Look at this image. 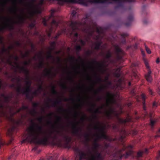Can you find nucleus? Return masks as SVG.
<instances>
[{"label": "nucleus", "instance_id": "aec40b11", "mask_svg": "<svg viewBox=\"0 0 160 160\" xmlns=\"http://www.w3.org/2000/svg\"><path fill=\"white\" fill-rule=\"evenodd\" d=\"M106 88V86H102L98 90V91L94 90V86L93 85H92L91 88V90H94L95 94H97L98 92H103L105 89Z\"/></svg>", "mask_w": 160, "mask_h": 160}, {"label": "nucleus", "instance_id": "bf43d9fd", "mask_svg": "<svg viewBox=\"0 0 160 160\" xmlns=\"http://www.w3.org/2000/svg\"><path fill=\"white\" fill-rule=\"evenodd\" d=\"M37 113V112L35 109H33L30 112V114L32 115H34Z\"/></svg>", "mask_w": 160, "mask_h": 160}, {"label": "nucleus", "instance_id": "2eb2a0df", "mask_svg": "<svg viewBox=\"0 0 160 160\" xmlns=\"http://www.w3.org/2000/svg\"><path fill=\"white\" fill-rule=\"evenodd\" d=\"M113 47L115 48L117 59L118 60L121 59L125 55L124 51L118 45H114Z\"/></svg>", "mask_w": 160, "mask_h": 160}, {"label": "nucleus", "instance_id": "1a4fd4ad", "mask_svg": "<svg viewBox=\"0 0 160 160\" xmlns=\"http://www.w3.org/2000/svg\"><path fill=\"white\" fill-rule=\"evenodd\" d=\"M36 0H30L28 3L27 6L28 9L34 14H41L42 12L41 8L38 5H35L34 2Z\"/></svg>", "mask_w": 160, "mask_h": 160}, {"label": "nucleus", "instance_id": "39448f33", "mask_svg": "<svg viewBox=\"0 0 160 160\" xmlns=\"http://www.w3.org/2000/svg\"><path fill=\"white\" fill-rule=\"evenodd\" d=\"M112 114H114L116 117L118 122L120 124L125 123L126 122L132 121V118L129 115H128L126 118L123 119L120 118L118 115V114L112 108H111L109 111H106L105 112V115L107 118L109 120L112 118Z\"/></svg>", "mask_w": 160, "mask_h": 160}, {"label": "nucleus", "instance_id": "412c9836", "mask_svg": "<svg viewBox=\"0 0 160 160\" xmlns=\"http://www.w3.org/2000/svg\"><path fill=\"white\" fill-rule=\"evenodd\" d=\"M133 19V17L132 15H130L128 16V22L125 23V25L128 27L130 26L131 23V22L132 21Z\"/></svg>", "mask_w": 160, "mask_h": 160}, {"label": "nucleus", "instance_id": "4d7b16f0", "mask_svg": "<svg viewBox=\"0 0 160 160\" xmlns=\"http://www.w3.org/2000/svg\"><path fill=\"white\" fill-rule=\"evenodd\" d=\"M70 59L72 61V62H74V61L78 62V60L77 59H75V57H71L70 58Z\"/></svg>", "mask_w": 160, "mask_h": 160}, {"label": "nucleus", "instance_id": "49530a36", "mask_svg": "<svg viewBox=\"0 0 160 160\" xmlns=\"http://www.w3.org/2000/svg\"><path fill=\"white\" fill-rule=\"evenodd\" d=\"M35 26L34 22H32L29 25V28L31 29H32Z\"/></svg>", "mask_w": 160, "mask_h": 160}, {"label": "nucleus", "instance_id": "473e14b6", "mask_svg": "<svg viewBox=\"0 0 160 160\" xmlns=\"http://www.w3.org/2000/svg\"><path fill=\"white\" fill-rule=\"evenodd\" d=\"M139 43L138 42H135V43L132 46V50H135L138 49Z\"/></svg>", "mask_w": 160, "mask_h": 160}, {"label": "nucleus", "instance_id": "cd10ccee", "mask_svg": "<svg viewBox=\"0 0 160 160\" xmlns=\"http://www.w3.org/2000/svg\"><path fill=\"white\" fill-rule=\"evenodd\" d=\"M102 43V42L101 41H99L96 42L95 43V46L94 47V49L96 50H99Z\"/></svg>", "mask_w": 160, "mask_h": 160}, {"label": "nucleus", "instance_id": "603ef678", "mask_svg": "<svg viewBox=\"0 0 160 160\" xmlns=\"http://www.w3.org/2000/svg\"><path fill=\"white\" fill-rule=\"evenodd\" d=\"M30 52L29 51L26 52L25 54L22 55V57L23 58L28 57L29 55Z\"/></svg>", "mask_w": 160, "mask_h": 160}, {"label": "nucleus", "instance_id": "a878e982", "mask_svg": "<svg viewBox=\"0 0 160 160\" xmlns=\"http://www.w3.org/2000/svg\"><path fill=\"white\" fill-rule=\"evenodd\" d=\"M141 97L142 99V103L143 104V110L145 111L146 110V107L145 106V100L146 99V96L144 94L142 93L141 95Z\"/></svg>", "mask_w": 160, "mask_h": 160}, {"label": "nucleus", "instance_id": "79ce46f5", "mask_svg": "<svg viewBox=\"0 0 160 160\" xmlns=\"http://www.w3.org/2000/svg\"><path fill=\"white\" fill-rule=\"evenodd\" d=\"M62 121V118L59 116H57V123L60 124Z\"/></svg>", "mask_w": 160, "mask_h": 160}, {"label": "nucleus", "instance_id": "423d86ee", "mask_svg": "<svg viewBox=\"0 0 160 160\" xmlns=\"http://www.w3.org/2000/svg\"><path fill=\"white\" fill-rule=\"evenodd\" d=\"M132 148L133 146L131 145H129L127 147L124 145L123 148L118 151L119 159H121L123 157L127 158L132 154L133 152L132 149Z\"/></svg>", "mask_w": 160, "mask_h": 160}, {"label": "nucleus", "instance_id": "7ed1b4c3", "mask_svg": "<svg viewBox=\"0 0 160 160\" xmlns=\"http://www.w3.org/2000/svg\"><path fill=\"white\" fill-rule=\"evenodd\" d=\"M113 1L118 3V4L115 6V9H118L120 8H123L124 5L122 0H112ZM78 3L83 6H88V2L93 3H108L111 4L112 2H109L108 0H89L88 1L86 0H79Z\"/></svg>", "mask_w": 160, "mask_h": 160}, {"label": "nucleus", "instance_id": "6ab92c4d", "mask_svg": "<svg viewBox=\"0 0 160 160\" xmlns=\"http://www.w3.org/2000/svg\"><path fill=\"white\" fill-rule=\"evenodd\" d=\"M128 35V34L127 33H123L121 34V36L122 37V39L120 41L121 44L125 45L126 44V40L125 38Z\"/></svg>", "mask_w": 160, "mask_h": 160}, {"label": "nucleus", "instance_id": "c03bdc74", "mask_svg": "<svg viewBox=\"0 0 160 160\" xmlns=\"http://www.w3.org/2000/svg\"><path fill=\"white\" fill-rule=\"evenodd\" d=\"M18 8L16 5H15L13 8H11L10 10L11 11L15 13H16Z\"/></svg>", "mask_w": 160, "mask_h": 160}, {"label": "nucleus", "instance_id": "4c0bfd02", "mask_svg": "<svg viewBox=\"0 0 160 160\" xmlns=\"http://www.w3.org/2000/svg\"><path fill=\"white\" fill-rule=\"evenodd\" d=\"M61 102V101L60 100H57V101H54L52 103V107H56L57 105L60 104V103Z\"/></svg>", "mask_w": 160, "mask_h": 160}, {"label": "nucleus", "instance_id": "774afa93", "mask_svg": "<svg viewBox=\"0 0 160 160\" xmlns=\"http://www.w3.org/2000/svg\"><path fill=\"white\" fill-rule=\"evenodd\" d=\"M158 137H160V128L158 130V131L156 135V138Z\"/></svg>", "mask_w": 160, "mask_h": 160}, {"label": "nucleus", "instance_id": "20e7f679", "mask_svg": "<svg viewBox=\"0 0 160 160\" xmlns=\"http://www.w3.org/2000/svg\"><path fill=\"white\" fill-rule=\"evenodd\" d=\"M7 23L2 26H0V32H3L5 30L8 29L9 30H13L14 28V24L16 23H23L25 20V18L23 15L19 17V20L17 22H14L12 19L8 18H5Z\"/></svg>", "mask_w": 160, "mask_h": 160}, {"label": "nucleus", "instance_id": "5fc2aeb1", "mask_svg": "<svg viewBox=\"0 0 160 160\" xmlns=\"http://www.w3.org/2000/svg\"><path fill=\"white\" fill-rule=\"evenodd\" d=\"M7 62L10 65L14 67V66L12 65V62L11 61L10 58L8 59L7 60Z\"/></svg>", "mask_w": 160, "mask_h": 160}, {"label": "nucleus", "instance_id": "bb28decb", "mask_svg": "<svg viewBox=\"0 0 160 160\" xmlns=\"http://www.w3.org/2000/svg\"><path fill=\"white\" fill-rule=\"evenodd\" d=\"M114 75L115 77L117 78H119L121 76L120 69H117L116 71L114 73Z\"/></svg>", "mask_w": 160, "mask_h": 160}, {"label": "nucleus", "instance_id": "f257e3e1", "mask_svg": "<svg viewBox=\"0 0 160 160\" xmlns=\"http://www.w3.org/2000/svg\"><path fill=\"white\" fill-rule=\"evenodd\" d=\"M31 122L32 125L28 128V134L25 136V138L22 141V143L27 142L31 143L46 145L50 138L57 140L60 143L63 140L68 144L71 141V137L64 133L62 131L55 130V131L57 134L53 136L52 135V132L46 135L42 131L41 126L36 124L32 120Z\"/></svg>", "mask_w": 160, "mask_h": 160}, {"label": "nucleus", "instance_id": "f03ea898", "mask_svg": "<svg viewBox=\"0 0 160 160\" xmlns=\"http://www.w3.org/2000/svg\"><path fill=\"white\" fill-rule=\"evenodd\" d=\"M78 17L76 10H73L71 15V21L70 24V27L72 30L75 31L76 30L78 29L79 27L80 26H83L85 27L84 31L86 33L88 34L89 36H92L94 31L91 25L92 20L90 17V15L89 14H86L81 21H73L76 17L78 18Z\"/></svg>", "mask_w": 160, "mask_h": 160}, {"label": "nucleus", "instance_id": "4be33fe9", "mask_svg": "<svg viewBox=\"0 0 160 160\" xmlns=\"http://www.w3.org/2000/svg\"><path fill=\"white\" fill-rule=\"evenodd\" d=\"M97 141V139L95 140L93 144V150L95 152L98 151V148L100 146V145L98 143Z\"/></svg>", "mask_w": 160, "mask_h": 160}, {"label": "nucleus", "instance_id": "2f4dec72", "mask_svg": "<svg viewBox=\"0 0 160 160\" xmlns=\"http://www.w3.org/2000/svg\"><path fill=\"white\" fill-rule=\"evenodd\" d=\"M47 58L48 59H51L55 61V58L52 54V51H50L48 52V55Z\"/></svg>", "mask_w": 160, "mask_h": 160}, {"label": "nucleus", "instance_id": "58836bf2", "mask_svg": "<svg viewBox=\"0 0 160 160\" xmlns=\"http://www.w3.org/2000/svg\"><path fill=\"white\" fill-rule=\"evenodd\" d=\"M10 101V100L9 98V97L6 96L4 98V102L7 104Z\"/></svg>", "mask_w": 160, "mask_h": 160}, {"label": "nucleus", "instance_id": "a18cd8bd", "mask_svg": "<svg viewBox=\"0 0 160 160\" xmlns=\"http://www.w3.org/2000/svg\"><path fill=\"white\" fill-rule=\"evenodd\" d=\"M61 86L63 89L66 90L68 89V87L65 84L61 83Z\"/></svg>", "mask_w": 160, "mask_h": 160}, {"label": "nucleus", "instance_id": "72a5a7b5", "mask_svg": "<svg viewBox=\"0 0 160 160\" xmlns=\"http://www.w3.org/2000/svg\"><path fill=\"white\" fill-rule=\"evenodd\" d=\"M52 93L55 95H57L58 94V92L55 90V87L53 85L52 86Z\"/></svg>", "mask_w": 160, "mask_h": 160}, {"label": "nucleus", "instance_id": "393cba45", "mask_svg": "<svg viewBox=\"0 0 160 160\" xmlns=\"http://www.w3.org/2000/svg\"><path fill=\"white\" fill-rule=\"evenodd\" d=\"M158 119L154 118L151 119L150 121V125L152 129H153L155 123L158 122Z\"/></svg>", "mask_w": 160, "mask_h": 160}, {"label": "nucleus", "instance_id": "8fccbe9b", "mask_svg": "<svg viewBox=\"0 0 160 160\" xmlns=\"http://www.w3.org/2000/svg\"><path fill=\"white\" fill-rule=\"evenodd\" d=\"M47 20L45 19L44 18L42 21V23L44 26H48V24H47Z\"/></svg>", "mask_w": 160, "mask_h": 160}, {"label": "nucleus", "instance_id": "69168bd1", "mask_svg": "<svg viewBox=\"0 0 160 160\" xmlns=\"http://www.w3.org/2000/svg\"><path fill=\"white\" fill-rule=\"evenodd\" d=\"M148 92H149V94L153 96L154 95L153 92H152V90L150 88H148Z\"/></svg>", "mask_w": 160, "mask_h": 160}, {"label": "nucleus", "instance_id": "de8ad7c7", "mask_svg": "<svg viewBox=\"0 0 160 160\" xmlns=\"http://www.w3.org/2000/svg\"><path fill=\"white\" fill-rule=\"evenodd\" d=\"M2 54H3L5 52H8L9 53V51L7 49L5 48L4 47V45L3 46V47L2 49Z\"/></svg>", "mask_w": 160, "mask_h": 160}, {"label": "nucleus", "instance_id": "e2e57ef3", "mask_svg": "<svg viewBox=\"0 0 160 160\" xmlns=\"http://www.w3.org/2000/svg\"><path fill=\"white\" fill-rule=\"evenodd\" d=\"M21 108L22 110H27L28 109V107L27 106L23 105Z\"/></svg>", "mask_w": 160, "mask_h": 160}, {"label": "nucleus", "instance_id": "c756f323", "mask_svg": "<svg viewBox=\"0 0 160 160\" xmlns=\"http://www.w3.org/2000/svg\"><path fill=\"white\" fill-rule=\"evenodd\" d=\"M52 75V70L51 69H46V73L45 74V76L48 77H50Z\"/></svg>", "mask_w": 160, "mask_h": 160}, {"label": "nucleus", "instance_id": "9d476101", "mask_svg": "<svg viewBox=\"0 0 160 160\" xmlns=\"http://www.w3.org/2000/svg\"><path fill=\"white\" fill-rule=\"evenodd\" d=\"M17 91L19 93L25 94L27 98L32 100L33 98V96H31L29 93L31 92V89L30 86H27L25 88H21V84H19L16 88Z\"/></svg>", "mask_w": 160, "mask_h": 160}, {"label": "nucleus", "instance_id": "5701e85b", "mask_svg": "<svg viewBox=\"0 0 160 160\" xmlns=\"http://www.w3.org/2000/svg\"><path fill=\"white\" fill-rule=\"evenodd\" d=\"M92 63L93 64H95L97 65L101 70H102L103 69V68L104 65V63H100L96 61L95 60H93Z\"/></svg>", "mask_w": 160, "mask_h": 160}, {"label": "nucleus", "instance_id": "7c9ffc66", "mask_svg": "<svg viewBox=\"0 0 160 160\" xmlns=\"http://www.w3.org/2000/svg\"><path fill=\"white\" fill-rule=\"evenodd\" d=\"M50 45L52 47V48H51L50 51H52V50L55 49L56 45V41H53L50 42Z\"/></svg>", "mask_w": 160, "mask_h": 160}, {"label": "nucleus", "instance_id": "c9c22d12", "mask_svg": "<svg viewBox=\"0 0 160 160\" xmlns=\"http://www.w3.org/2000/svg\"><path fill=\"white\" fill-rule=\"evenodd\" d=\"M84 138L87 142H88L90 140V135L87 133H86L84 135Z\"/></svg>", "mask_w": 160, "mask_h": 160}, {"label": "nucleus", "instance_id": "e433bc0d", "mask_svg": "<svg viewBox=\"0 0 160 160\" xmlns=\"http://www.w3.org/2000/svg\"><path fill=\"white\" fill-rule=\"evenodd\" d=\"M112 57V54L110 51L109 50L107 53L105 55V58H106L109 59Z\"/></svg>", "mask_w": 160, "mask_h": 160}, {"label": "nucleus", "instance_id": "09e8293b", "mask_svg": "<svg viewBox=\"0 0 160 160\" xmlns=\"http://www.w3.org/2000/svg\"><path fill=\"white\" fill-rule=\"evenodd\" d=\"M79 41L81 43V44L83 46H84L86 44V42L83 40L81 39H80L79 40Z\"/></svg>", "mask_w": 160, "mask_h": 160}, {"label": "nucleus", "instance_id": "ea45409f", "mask_svg": "<svg viewBox=\"0 0 160 160\" xmlns=\"http://www.w3.org/2000/svg\"><path fill=\"white\" fill-rule=\"evenodd\" d=\"M75 49L77 53H78L82 50V48L80 45H78L76 47Z\"/></svg>", "mask_w": 160, "mask_h": 160}, {"label": "nucleus", "instance_id": "ddd939ff", "mask_svg": "<svg viewBox=\"0 0 160 160\" xmlns=\"http://www.w3.org/2000/svg\"><path fill=\"white\" fill-rule=\"evenodd\" d=\"M143 60L147 68L148 69V72L145 75V78L148 82H151L152 81V78L151 76L152 72L150 69V66L146 58H143Z\"/></svg>", "mask_w": 160, "mask_h": 160}, {"label": "nucleus", "instance_id": "37998d69", "mask_svg": "<svg viewBox=\"0 0 160 160\" xmlns=\"http://www.w3.org/2000/svg\"><path fill=\"white\" fill-rule=\"evenodd\" d=\"M112 94L109 92H107V96L108 97V99H107V102H108L109 100L110 99L109 98L112 96Z\"/></svg>", "mask_w": 160, "mask_h": 160}, {"label": "nucleus", "instance_id": "338daca9", "mask_svg": "<svg viewBox=\"0 0 160 160\" xmlns=\"http://www.w3.org/2000/svg\"><path fill=\"white\" fill-rule=\"evenodd\" d=\"M38 103L37 102L33 103L32 104V105L33 107L36 108L38 107Z\"/></svg>", "mask_w": 160, "mask_h": 160}, {"label": "nucleus", "instance_id": "0eeeda50", "mask_svg": "<svg viewBox=\"0 0 160 160\" xmlns=\"http://www.w3.org/2000/svg\"><path fill=\"white\" fill-rule=\"evenodd\" d=\"M98 125H95L94 129L98 131L100 133L96 135V136L98 139H104L107 140L111 141V139L105 133V128L103 127H100V123L98 122Z\"/></svg>", "mask_w": 160, "mask_h": 160}, {"label": "nucleus", "instance_id": "4468645a", "mask_svg": "<svg viewBox=\"0 0 160 160\" xmlns=\"http://www.w3.org/2000/svg\"><path fill=\"white\" fill-rule=\"evenodd\" d=\"M70 123L72 125V133L75 135H80L79 132H82V129L78 127V123L77 122H70Z\"/></svg>", "mask_w": 160, "mask_h": 160}, {"label": "nucleus", "instance_id": "6e6d98bb", "mask_svg": "<svg viewBox=\"0 0 160 160\" xmlns=\"http://www.w3.org/2000/svg\"><path fill=\"white\" fill-rule=\"evenodd\" d=\"M143 152H139L137 153V156L138 158H139L141 157L142 156Z\"/></svg>", "mask_w": 160, "mask_h": 160}, {"label": "nucleus", "instance_id": "f8f14e48", "mask_svg": "<svg viewBox=\"0 0 160 160\" xmlns=\"http://www.w3.org/2000/svg\"><path fill=\"white\" fill-rule=\"evenodd\" d=\"M55 11L53 10H52L51 11V15L49 17V18H52L53 19L51 22L49 26V30L48 32V36L50 37L51 35V34L53 30V26H54L56 28L57 27L59 23L58 22L56 21L54 19V13Z\"/></svg>", "mask_w": 160, "mask_h": 160}, {"label": "nucleus", "instance_id": "b1692460", "mask_svg": "<svg viewBox=\"0 0 160 160\" xmlns=\"http://www.w3.org/2000/svg\"><path fill=\"white\" fill-rule=\"evenodd\" d=\"M96 156L94 155L95 157V160H102L103 159V158L102 157V154L101 153L98 152V151H97L95 152Z\"/></svg>", "mask_w": 160, "mask_h": 160}, {"label": "nucleus", "instance_id": "a19ab883", "mask_svg": "<svg viewBox=\"0 0 160 160\" xmlns=\"http://www.w3.org/2000/svg\"><path fill=\"white\" fill-rule=\"evenodd\" d=\"M95 76L96 77L97 81L98 82H101L103 81V80L101 78L100 76H97L96 73H95Z\"/></svg>", "mask_w": 160, "mask_h": 160}, {"label": "nucleus", "instance_id": "0e129e2a", "mask_svg": "<svg viewBox=\"0 0 160 160\" xmlns=\"http://www.w3.org/2000/svg\"><path fill=\"white\" fill-rule=\"evenodd\" d=\"M86 118V115L85 114H83V116L80 119L83 122L85 121Z\"/></svg>", "mask_w": 160, "mask_h": 160}, {"label": "nucleus", "instance_id": "dca6fc26", "mask_svg": "<svg viewBox=\"0 0 160 160\" xmlns=\"http://www.w3.org/2000/svg\"><path fill=\"white\" fill-rule=\"evenodd\" d=\"M15 64L16 65V68L19 69V72H23L27 76L28 79H29V71L24 67H20L17 62H15Z\"/></svg>", "mask_w": 160, "mask_h": 160}, {"label": "nucleus", "instance_id": "9b49d317", "mask_svg": "<svg viewBox=\"0 0 160 160\" xmlns=\"http://www.w3.org/2000/svg\"><path fill=\"white\" fill-rule=\"evenodd\" d=\"M118 122L119 124H113L112 126V128L115 130H117L120 132V137L118 139V141L123 143V140L126 138L127 135L126 131L123 128L120 129L119 127V123L118 121ZM127 122L123 124H125Z\"/></svg>", "mask_w": 160, "mask_h": 160}, {"label": "nucleus", "instance_id": "3c124183", "mask_svg": "<svg viewBox=\"0 0 160 160\" xmlns=\"http://www.w3.org/2000/svg\"><path fill=\"white\" fill-rule=\"evenodd\" d=\"M43 90V88L42 87V85H40L38 88V89L37 90L38 91V92H40L41 91Z\"/></svg>", "mask_w": 160, "mask_h": 160}, {"label": "nucleus", "instance_id": "a211bd4d", "mask_svg": "<svg viewBox=\"0 0 160 160\" xmlns=\"http://www.w3.org/2000/svg\"><path fill=\"white\" fill-rule=\"evenodd\" d=\"M75 151L79 153V160H82L83 159L86 158L87 155L85 153L80 151L78 148H76L75 149Z\"/></svg>", "mask_w": 160, "mask_h": 160}, {"label": "nucleus", "instance_id": "13d9d810", "mask_svg": "<svg viewBox=\"0 0 160 160\" xmlns=\"http://www.w3.org/2000/svg\"><path fill=\"white\" fill-rule=\"evenodd\" d=\"M26 79L27 80V81H26L27 86H30V87L31 85V82L29 80V79L28 80V79L27 78H26Z\"/></svg>", "mask_w": 160, "mask_h": 160}, {"label": "nucleus", "instance_id": "680f3d73", "mask_svg": "<svg viewBox=\"0 0 160 160\" xmlns=\"http://www.w3.org/2000/svg\"><path fill=\"white\" fill-rule=\"evenodd\" d=\"M47 123L48 125L51 124L52 125V128H55V125L54 124H52V123L51 121H48Z\"/></svg>", "mask_w": 160, "mask_h": 160}, {"label": "nucleus", "instance_id": "f3484780", "mask_svg": "<svg viewBox=\"0 0 160 160\" xmlns=\"http://www.w3.org/2000/svg\"><path fill=\"white\" fill-rule=\"evenodd\" d=\"M42 52H40L38 55V58L40 60V62L38 66V68H42L44 67V64L43 62V58L42 57Z\"/></svg>", "mask_w": 160, "mask_h": 160}, {"label": "nucleus", "instance_id": "052dcab7", "mask_svg": "<svg viewBox=\"0 0 160 160\" xmlns=\"http://www.w3.org/2000/svg\"><path fill=\"white\" fill-rule=\"evenodd\" d=\"M43 117H39V118H38L37 119V120L38 121L40 122H42L43 121Z\"/></svg>", "mask_w": 160, "mask_h": 160}, {"label": "nucleus", "instance_id": "864d4df0", "mask_svg": "<svg viewBox=\"0 0 160 160\" xmlns=\"http://www.w3.org/2000/svg\"><path fill=\"white\" fill-rule=\"evenodd\" d=\"M145 49L147 52L148 54H150L151 53V52L149 48L147 46H145Z\"/></svg>", "mask_w": 160, "mask_h": 160}, {"label": "nucleus", "instance_id": "6e6552de", "mask_svg": "<svg viewBox=\"0 0 160 160\" xmlns=\"http://www.w3.org/2000/svg\"><path fill=\"white\" fill-rule=\"evenodd\" d=\"M13 123L14 124L8 129L7 132L8 135L11 137L12 136L13 132H17L18 130V127L23 124V121L21 119H19L17 120H14Z\"/></svg>", "mask_w": 160, "mask_h": 160}, {"label": "nucleus", "instance_id": "f704fd0d", "mask_svg": "<svg viewBox=\"0 0 160 160\" xmlns=\"http://www.w3.org/2000/svg\"><path fill=\"white\" fill-rule=\"evenodd\" d=\"M110 146V143H105L104 144V149L105 151V152L106 153H107L108 154H109L108 152L107 151V149Z\"/></svg>", "mask_w": 160, "mask_h": 160}, {"label": "nucleus", "instance_id": "c85d7f7f", "mask_svg": "<svg viewBox=\"0 0 160 160\" xmlns=\"http://www.w3.org/2000/svg\"><path fill=\"white\" fill-rule=\"evenodd\" d=\"M94 113L95 114L100 113L101 111L100 110V108H98L95 109L94 110ZM97 118V116L96 114H94L93 116V118L94 119H96Z\"/></svg>", "mask_w": 160, "mask_h": 160}]
</instances>
